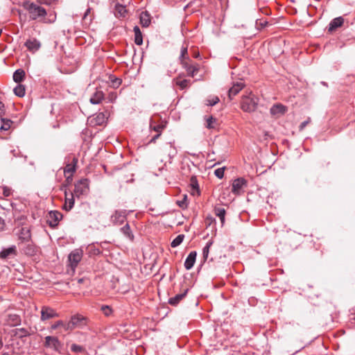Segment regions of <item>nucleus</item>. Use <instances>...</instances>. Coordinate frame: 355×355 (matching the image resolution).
Listing matches in <instances>:
<instances>
[{
  "label": "nucleus",
  "instance_id": "nucleus-1",
  "mask_svg": "<svg viewBox=\"0 0 355 355\" xmlns=\"http://www.w3.org/2000/svg\"><path fill=\"white\" fill-rule=\"evenodd\" d=\"M23 7L26 9L30 15V18L33 20H35L39 17H45L46 15V10L34 3L30 1H25L23 3Z\"/></svg>",
  "mask_w": 355,
  "mask_h": 355
},
{
  "label": "nucleus",
  "instance_id": "nucleus-2",
  "mask_svg": "<svg viewBox=\"0 0 355 355\" xmlns=\"http://www.w3.org/2000/svg\"><path fill=\"white\" fill-rule=\"evenodd\" d=\"M259 98L256 96L252 91L246 96H244L241 101V109L244 112H254L257 106Z\"/></svg>",
  "mask_w": 355,
  "mask_h": 355
},
{
  "label": "nucleus",
  "instance_id": "nucleus-3",
  "mask_svg": "<svg viewBox=\"0 0 355 355\" xmlns=\"http://www.w3.org/2000/svg\"><path fill=\"white\" fill-rule=\"evenodd\" d=\"M182 67L186 70L187 74L194 77L200 70V64L193 62L189 58L181 61Z\"/></svg>",
  "mask_w": 355,
  "mask_h": 355
},
{
  "label": "nucleus",
  "instance_id": "nucleus-4",
  "mask_svg": "<svg viewBox=\"0 0 355 355\" xmlns=\"http://www.w3.org/2000/svg\"><path fill=\"white\" fill-rule=\"evenodd\" d=\"M83 254V250L80 249H76L69 254L68 259L69 262V266L73 270H75L78 263L82 259Z\"/></svg>",
  "mask_w": 355,
  "mask_h": 355
},
{
  "label": "nucleus",
  "instance_id": "nucleus-5",
  "mask_svg": "<svg viewBox=\"0 0 355 355\" xmlns=\"http://www.w3.org/2000/svg\"><path fill=\"white\" fill-rule=\"evenodd\" d=\"M246 187L247 181L244 178H237L232 182V192L237 196L241 195L244 193V189Z\"/></svg>",
  "mask_w": 355,
  "mask_h": 355
},
{
  "label": "nucleus",
  "instance_id": "nucleus-6",
  "mask_svg": "<svg viewBox=\"0 0 355 355\" xmlns=\"http://www.w3.org/2000/svg\"><path fill=\"white\" fill-rule=\"evenodd\" d=\"M89 191V180L82 179L75 184L74 193L76 196L87 194Z\"/></svg>",
  "mask_w": 355,
  "mask_h": 355
},
{
  "label": "nucleus",
  "instance_id": "nucleus-7",
  "mask_svg": "<svg viewBox=\"0 0 355 355\" xmlns=\"http://www.w3.org/2000/svg\"><path fill=\"white\" fill-rule=\"evenodd\" d=\"M126 210H116L110 217L111 223L114 225H121L126 220Z\"/></svg>",
  "mask_w": 355,
  "mask_h": 355
},
{
  "label": "nucleus",
  "instance_id": "nucleus-8",
  "mask_svg": "<svg viewBox=\"0 0 355 355\" xmlns=\"http://www.w3.org/2000/svg\"><path fill=\"white\" fill-rule=\"evenodd\" d=\"M44 347L51 348L56 352H59L61 343L57 337L47 336L45 337Z\"/></svg>",
  "mask_w": 355,
  "mask_h": 355
},
{
  "label": "nucleus",
  "instance_id": "nucleus-9",
  "mask_svg": "<svg viewBox=\"0 0 355 355\" xmlns=\"http://www.w3.org/2000/svg\"><path fill=\"white\" fill-rule=\"evenodd\" d=\"M17 254V247L15 245H12L8 248H3L0 252V259H8L14 258Z\"/></svg>",
  "mask_w": 355,
  "mask_h": 355
},
{
  "label": "nucleus",
  "instance_id": "nucleus-10",
  "mask_svg": "<svg viewBox=\"0 0 355 355\" xmlns=\"http://www.w3.org/2000/svg\"><path fill=\"white\" fill-rule=\"evenodd\" d=\"M74 329L76 328H83L87 324L86 318L80 315H75L71 318L70 320Z\"/></svg>",
  "mask_w": 355,
  "mask_h": 355
},
{
  "label": "nucleus",
  "instance_id": "nucleus-11",
  "mask_svg": "<svg viewBox=\"0 0 355 355\" xmlns=\"http://www.w3.org/2000/svg\"><path fill=\"white\" fill-rule=\"evenodd\" d=\"M58 314L55 313V311L49 307L47 306H43L42 308L41 311V320H46L50 318H53L55 317H57Z\"/></svg>",
  "mask_w": 355,
  "mask_h": 355
},
{
  "label": "nucleus",
  "instance_id": "nucleus-12",
  "mask_svg": "<svg viewBox=\"0 0 355 355\" xmlns=\"http://www.w3.org/2000/svg\"><path fill=\"white\" fill-rule=\"evenodd\" d=\"M20 316L17 313H9L7 315L6 322L11 327H16L21 324Z\"/></svg>",
  "mask_w": 355,
  "mask_h": 355
},
{
  "label": "nucleus",
  "instance_id": "nucleus-13",
  "mask_svg": "<svg viewBox=\"0 0 355 355\" xmlns=\"http://www.w3.org/2000/svg\"><path fill=\"white\" fill-rule=\"evenodd\" d=\"M65 195V202L63 205V209L66 211L71 210L74 205V197L73 193H71L70 194L67 193V191H64Z\"/></svg>",
  "mask_w": 355,
  "mask_h": 355
},
{
  "label": "nucleus",
  "instance_id": "nucleus-14",
  "mask_svg": "<svg viewBox=\"0 0 355 355\" xmlns=\"http://www.w3.org/2000/svg\"><path fill=\"white\" fill-rule=\"evenodd\" d=\"M62 215L59 211H51L49 212V225L51 227H55L60 220L62 218Z\"/></svg>",
  "mask_w": 355,
  "mask_h": 355
},
{
  "label": "nucleus",
  "instance_id": "nucleus-15",
  "mask_svg": "<svg viewBox=\"0 0 355 355\" xmlns=\"http://www.w3.org/2000/svg\"><path fill=\"white\" fill-rule=\"evenodd\" d=\"M197 253L196 251H191L189 255L187 256L185 261H184V267L187 270H190L193 268L196 259Z\"/></svg>",
  "mask_w": 355,
  "mask_h": 355
},
{
  "label": "nucleus",
  "instance_id": "nucleus-16",
  "mask_svg": "<svg viewBox=\"0 0 355 355\" xmlns=\"http://www.w3.org/2000/svg\"><path fill=\"white\" fill-rule=\"evenodd\" d=\"M25 46L30 51L35 52L40 48L41 44L38 40L34 38L28 40L25 43Z\"/></svg>",
  "mask_w": 355,
  "mask_h": 355
},
{
  "label": "nucleus",
  "instance_id": "nucleus-17",
  "mask_svg": "<svg viewBox=\"0 0 355 355\" xmlns=\"http://www.w3.org/2000/svg\"><path fill=\"white\" fill-rule=\"evenodd\" d=\"M286 107L282 104H275L270 108V114L272 115H282L286 112Z\"/></svg>",
  "mask_w": 355,
  "mask_h": 355
},
{
  "label": "nucleus",
  "instance_id": "nucleus-18",
  "mask_svg": "<svg viewBox=\"0 0 355 355\" xmlns=\"http://www.w3.org/2000/svg\"><path fill=\"white\" fill-rule=\"evenodd\" d=\"M343 23H344V19L341 17H336V18L334 19L329 24V32L334 31L338 27L342 26Z\"/></svg>",
  "mask_w": 355,
  "mask_h": 355
},
{
  "label": "nucleus",
  "instance_id": "nucleus-19",
  "mask_svg": "<svg viewBox=\"0 0 355 355\" xmlns=\"http://www.w3.org/2000/svg\"><path fill=\"white\" fill-rule=\"evenodd\" d=\"M187 292H188V289H186L184 293L177 294L174 297H171L168 300V303L171 305L176 306L186 296Z\"/></svg>",
  "mask_w": 355,
  "mask_h": 355
},
{
  "label": "nucleus",
  "instance_id": "nucleus-20",
  "mask_svg": "<svg viewBox=\"0 0 355 355\" xmlns=\"http://www.w3.org/2000/svg\"><path fill=\"white\" fill-rule=\"evenodd\" d=\"M140 23L143 27H148L150 25V15L147 11L140 14Z\"/></svg>",
  "mask_w": 355,
  "mask_h": 355
},
{
  "label": "nucleus",
  "instance_id": "nucleus-21",
  "mask_svg": "<svg viewBox=\"0 0 355 355\" xmlns=\"http://www.w3.org/2000/svg\"><path fill=\"white\" fill-rule=\"evenodd\" d=\"M104 94L101 90H96L94 95L90 98V102L92 104H98L103 99Z\"/></svg>",
  "mask_w": 355,
  "mask_h": 355
},
{
  "label": "nucleus",
  "instance_id": "nucleus-22",
  "mask_svg": "<svg viewBox=\"0 0 355 355\" xmlns=\"http://www.w3.org/2000/svg\"><path fill=\"white\" fill-rule=\"evenodd\" d=\"M107 83L109 87H112L114 89H116L121 86L122 80L120 78H117L113 76H109Z\"/></svg>",
  "mask_w": 355,
  "mask_h": 355
},
{
  "label": "nucleus",
  "instance_id": "nucleus-23",
  "mask_svg": "<svg viewBox=\"0 0 355 355\" xmlns=\"http://www.w3.org/2000/svg\"><path fill=\"white\" fill-rule=\"evenodd\" d=\"M31 232L27 227H21L19 234V238L22 241H28L31 239Z\"/></svg>",
  "mask_w": 355,
  "mask_h": 355
},
{
  "label": "nucleus",
  "instance_id": "nucleus-24",
  "mask_svg": "<svg viewBox=\"0 0 355 355\" xmlns=\"http://www.w3.org/2000/svg\"><path fill=\"white\" fill-rule=\"evenodd\" d=\"M205 119L206 120V124L205 127L207 129H216L217 127V120L216 118H214L212 116L205 117Z\"/></svg>",
  "mask_w": 355,
  "mask_h": 355
},
{
  "label": "nucleus",
  "instance_id": "nucleus-25",
  "mask_svg": "<svg viewBox=\"0 0 355 355\" xmlns=\"http://www.w3.org/2000/svg\"><path fill=\"white\" fill-rule=\"evenodd\" d=\"M215 214L220 218L221 225H223L225 220L226 211L224 208L217 207L214 208Z\"/></svg>",
  "mask_w": 355,
  "mask_h": 355
},
{
  "label": "nucleus",
  "instance_id": "nucleus-26",
  "mask_svg": "<svg viewBox=\"0 0 355 355\" xmlns=\"http://www.w3.org/2000/svg\"><path fill=\"white\" fill-rule=\"evenodd\" d=\"M175 83L178 86L182 87V89L190 86V80L186 79L184 77L181 76H178L176 78Z\"/></svg>",
  "mask_w": 355,
  "mask_h": 355
},
{
  "label": "nucleus",
  "instance_id": "nucleus-27",
  "mask_svg": "<svg viewBox=\"0 0 355 355\" xmlns=\"http://www.w3.org/2000/svg\"><path fill=\"white\" fill-rule=\"evenodd\" d=\"M127 12L125 6L121 4H116L115 6V16L117 17H123Z\"/></svg>",
  "mask_w": 355,
  "mask_h": 355
},
{
  "label": "nucleus",
  "instance_id": "nucleus-28",
  "mask_svg": "<svg viewBox=\"0 0 355 355\" xmlns=\"http://www.w3.org/2000/svg\"><path fill=\"white\" fill-rule=\"evenodd\" d=\"M134 33H135V42L137 45H141L143 43L142 35H141L140 29L138 26L134 27Z\"/></svg>",
  "mask_w": 355,
  "mask_h": 355
},
{
  "label": "nucleus",
  "instance_id": "nucleus-29",
  "mask_svg": "<svg viewBox=\"0 0 355 355\" xmlns=\"http://www.w3.org/2000/svg\"><path fill=\"white\" fill-rule=\"evenodd\" d=\"M31 334L28 331V330L25 328H19L15 330V335L19 338L28 336Z\"/></svg>",
  "mask_w": 355,
  "mask_h": 355
},
{
  "label": "nucleus",
  "instance_id": "nucleus-30",
  "mask_svg": "<svg viewBox=\"0 0 355 355\" xmlns=\"http://www.w3.org/2000/svg\"><path fill=\"white\" fill-rule=\"evenodd\" d=\"M25 76V72L22 69L15 71L13 74V80L15 83H20Z\"/></svg>",
  "mask_w": 355,
  "mask_h": 355
},
{
  "label": "nucleus",
  "instance_id": "nucleus-31",
  "mask_svg": "<svg viewBox=\"0 0 355 355\" xmlns=\"http://www.w3.org/2000/svg\"><path fill=\"white\" fill-rule=\"evenodd\" d=\"M121 232L129 239L131 241L134 239V235L132 234L130 225L126 224L125 226L121 228Z\"/></svg>",
  "mask_w": 355,
  "mask_h": 355
},
{
  "label": "nucleus",
  "instance_id": "nucleus-32",
  "mask_svg": "<svg viewBox=\"0 0 355 355\" xmlns=\"http://www.w3.org/2000/svg\"><path fill=\"white\" fill-rule=\"evenodd\" d=\"M76 162L74 163V164H67L64 169V173L65 176H67V179L69 178L70 175H71L76 171L75 165Z\"/></svg>",
  "mask_w": 355,
  "mask_h": 355
},
{
  "label": "nucleus",
  "instance_id": "nucleus-33",
  "mask_svg": "<svg viewBox=\"0 0 355 355\" xmlns=\"http://www.w3.org/2000/svg\"><path fill=\"white\" fill-rule=\"evenodd\" d=\"M165 150L168 152L170 159H172L177 153L176 148L171 143L166 144Z\"/></svg>",
  "mask_w": 355,
  "mask_h": 355
},
{
  "label": "nucleus",
  "instance_id": "nucleus-34",
  "mask_svg": "<svg viewBox=\"0 0 355 355\" xmlns=\"http://www.w3.org/2000/svg\"><path fill=\"white\" fill-rule=\"evenodd\" d=\"M184 234H179L171 242V245L172 248H176L178 247V245H180L183 240H184Z\"/></svg>",
  "mask_w": 355,
  "mask_h": 355
},
{
  "label": "nucleus",
  "instance_id": "nucleus-35",
  "mask_svg": "<svg viewBox=\"0 0 355 355\" xmlns=\"http://www.w3.org/2000/svg\"><path fill=\"white\" fill-rule=\"evenodd\" d=\"M24 252L27 255L33 256L36 252L35 247L31 244H28L26 247L24 248Z\"/></svg>",
  "mask_w": 355,
  "mask_h": 355
},
{
  "label": "nucleus",
  "instance_id": "nucleus-36",
  "mask_svg": "<svg viewBox=\"0 0 355 355\" xmlns=\"http://www.w3.org/2000/svg\"><path fill=\"white\" fill-rule=\"evenodd\" d=\"M219 101V98L216 96H209L205 101V104L209 106H214Z\"/></svg>",
  "mask_w": 355,
  "mask_h": 355
},
{
  "label": "nucleus",
  "instance_id": "nucleus-37",
  "mask_svg": "<svg viewBox=\"0 0 355 355\" xmlns=\"http://www.w3.org/2000/svg\"><path fill=\"white\" fill-rule=\"evenodd\" d=\"M11 188L6 186L0 187V193H2L4 197H9L12 194Z\"/></svg>",
  "mask_w": 355,
  "mask_h": 355
},
{
  "label": "nucleus",
  "instance_id": "nucleus-38",
  "mask_svg": "<svg viewBox=\"0 0 355 355\" xmlns=\"http://www.w3.org/2000/svg\"><path fill=\"white\" fill-rule=\"evenodd\" d=\"M1 121H2V125L0 128V129L3 130H9L11 126V124L12 123V121L10 119H1Z\"/></svg>",
  "mask_w": 355,
  "mask_h": 355
},
{
  "label": "nucleus",
  "instance_id": "nucleus-39",
  "mask_svg": "<svg viewBox=\"0 0 355 355\" xmlns=\"http://www.w3.org/2000/svg\"><path fill=\"white\" fill-rule=\"evenodd\" d=\"M212 245V242L209 241L207 243L206 245L202 249V255L205 260H206L208 257L209 252V248L211 245Z\"/></svg>",
  "mask_w": 355,
  "mask_h": 355
},
{
  "label": "nucleus",
  "instance_id": "nucleus-40",
  "mask_svg": "<svg viewBox=\"0 0 355 355\" xmlns=\"http://www.w3.org/2000/svg\"><path fill=\"white\" fill-rule=\"evenodd\" d=\"M71 350L75 353H81L85 351V348L80 345L76 344H72L71 346Z\"/></svg>",
  "mask_w": 355,
  "mask_h": 355
},
{
  "label": "nucleus",
  "instance_id": "nucleus-41",
  "mask_svg": "<svg viewBox=\"0 0 355 355\" xmlns=\"http://www.w3.org/2000/svg\"><path fill=\"white\" fill-rule=\"evenodd\" d=\"M224 171H225V167L218 168L215 170L214 174L217 178H218L219 179H221L224 176Z\"/></svg>",
  "mask_w": 355,
  "mask_h": 355
},
{
  "label": "nucleus",
  "instance_id": "nucleus-42",
  "mask_svg": "<svg viewBox=\"0 0 355 355\" xmlns=\"http://www.w3.org/2000/svg\"><path fill=\"white\" fill-rule=\"evenodd\" d=\"M150 128H153L157 133H161L162 130L164 128V125H153V123H150Z\"/></svg>",
  "mask_w": 355,
  "mask_h": 355
},
{
  "label": "nucleus",
  "instance_id": "nucleus-43",
  "mask_svg": "<svg viewBox=\"0 0 355 355\" xmlns=\"http://www.w3.org/2000/svg\"><path fill=\"white\" fill-rule=\"evenodd\" d=\"M101 311L103 312V313L106 315V316H109L111 313H112V309L110 306H102L101 307Z\"/></svg>",
  "mask_w": 355,
  "mask_h": 355
},
{
  "label": "nucleus",
  "instance_id": "nucleus-44",
  "mask_svg": "<svg viewBox=\"0 0 355 355\" xmlns=\"http://www.w3.org/2000/svg\"><path fill=\"white\" fill-rule=\"evenodd\" d=\"M187 58H189L188 53H187V48L182 47V50H181V56H180L181 61L184 60H187Z\"/></svg>",
  "mask_w": 355,
  "mask_h": 355
},
{
  "label": "nucleus",
  "instance_id": "nucleus-45",
  "mask_svg": "<svg viewBox=\"0 0 355 355\" xmlns=\"http://www.w3.org/2000/svg\"><path fill=\"white\" fill-rule=\"evenodd\" d=\"M191 185L193 190L198 191V181L195 177H192L191 178Z\"/></svg>",
  "mask_w": 355,
  "mask_h": 355
},
{
  "label": "nucleus",
  "instance_id": "nucleus-46",
  "mask_svg": "<svg viewBox=\"0 0 355 355\" xmlns=\"http://www.w3.org/2000/svg\"><path fill=\"white\" fill-rule=\"evenodd\" d=\"M246 86L245 82L243 80H240L237 82H236L234 84V87H239V89H243V87H245Z\"/></svg>",
  "mask_w": 355,
  "mask_h": 355
},
{
  "label": "nucleus",
  "instance_id": "nucleus-47",
  "mask_svg": "<svg viewBox=\"0 0 355 355\" xmlns=\"http://www.w3.org/2000/svg\"><path fill=\"white\" fill-rule=\"evenodd\" d=\"M62 327H63V328L66 331H72L73 329H74V327L72 325V324H71L70 320L69 321L68 323H66V324L64 323V325H62Z\"/></svg>",
  "mask_w": 355,
  "mask_h": 355
},
{
  "label": "nucleus",
  "instance_id": "nucleus-48",
  "mask_svg": "<svg viewBox=\"0 0 355 355\" xmlns=\"http://www.w3.org/2000/svg\"><path fill=\"white\" fill-rule=\"evenodd\" d=\"M178 203L181 208H186L187 207V196H184L182 200L178 201Z\"/></svg>",
  "mask_w": 355,
  "mask_h": 355
},
{
  "label": "nucleus",
  "instance_id": "nucleus-49",
  "mask_svg": "<svg viewBox=\"0 0 355 355\" xmlns=\"http://www.w3.org/2000/svg\"><path fill=\"white\" fill-rule=\"evenodd\" d=\"M15 94L19 97H24L26 95V90H13Z\"/></svg>",
  "mask_w": 355,
  "mask_h": 355
},
{
  "label": "nucleus",
  "instance_id": "nucleus-50",
  "mask_svg": "<svg viewBox=\"0 0 355 355\" xmlns=\"http://www.w3.org/2000/svg\"><path fill=\"white\" fill-rule=\"evenodd\" d=\"M311 122V119L309 117L306 121H303L300 125V130L302 131L304 128Z\"/></svg>",
  "mask_w": 355,
  "mask_h": 355
},
{
  "label": "nucleus",
  "instance_id": "nucleus-51",
  "mask_svg": "<svg viewBox=\"0 0 355 355\" xmlns=\"http://www.w3.org/2000/svg\"><path fill=\"white\" fill-rule=\"evenodd\" d=\"M62 325H64V322L62 320H58L51 325V329H56L57 328H58L59 327H62Z\"/></svg>",
  "mask_w": 355,
  "mask_h": 355
},
{
  "label": "nucleus",
  "instance_id": "nucleus-52",
  "mask_svg": "<svg viewBox=\"0 0 355 355\" xmlns=\"http://www.w3.org/2000/svg\"><path fill=\"white\" fill-rule=\"evenodd\" d=\"M239 90H228L229 96L232 98V96H234L238 94Z\"/></svg>",
  "mask_w": 355,
  "mask_h": 355
},
{
  "label": "nucleus",
  "instance_id": "nucleus-53",
  "mask_svg": "<svg viewBox=\"0 0 355 355\" xmlns=\"http://www.w3.org/2000/svg\"><path fill=\"white\" fill-rule=\"evenodd\" d=\"M4 112H5L4 105L0 101V116H1L4 114Z\"/></svg>",
  "mask_w": 355,
  "mask_h": 355
},
{
  "label": "nucleus",
  "instance_id": "nucleus-54",
  "mask_svg": "<svg viewBox=\"0 0 355 355\" xmlns=\"http://www.w3.org/2000/svg\"><path fill=\"white\" fill-rule=\"evenodd\" d=\"M5 227L4 220L0 217V230H3Z\"/></svg>",
  "mask_w": 355,
  "mask_h": 355
},
{
  "label": "nucleus",
  "instance_id": "nucleus-55",
  "mask_svg": "<svg viewBox=\"0 0 355 355\" xmlns=\"http://www.w3.org/2000/svg\"><path fill=\"white\" fill-rule=\"evenodd\" d=\"M161 135V133H157L156 135H155L150 140V142H155V140Z\"/></svg>",
  "mask_w": 355,
  "mask_h": 355
},
{
  "label": "nucleus",
  "instance_id": "nucleus-56",
  "mask_svg": "<svg viewBox=\"0 0 355 355\" xmlns=\"http://www.w3.org/2000/svg\"><path fill=\"white\" fill-rule=\"evenodd\" d=\"M25 220V217L23 215L19 216L17 218H15V221H19V220L21 221V220Z\"/></svg>",
  "mask_w": 355,
  "mask_h": 355
},
{
  "label": "nucleus",
  "instance_id": "nucleus-57",
  "mask_svg": "<svg viewBox=\"0 0 355 355\" xmlns=\"http://www.w3.org/2000/svg\"><path fill=\"white\" fill-rule=\"evenodd\" d=\"M89 12H90V9L89 8V9H87V11L85 12V15H84V17H83V19H85L87 18V15H89Z\"/></svg>",
  "mask_w": 355,
  "mask_h": 355
},
{
  "label": "nucleus",
  "instance_id": "nucleus-58",
  "mask_svg": "<svg viewBox=\"0 0 355 355\" xmlns=\"http://www.w3.org/2000/svg\"><path fill=\"white\" fill-rule=\"evenodd\" d=\"M268 23L267 21H264V23H261H261H260V25H261L262 27H263V26H267V25H268Z\"/></svg>",
  "mask_w": 355,
  "mask_h": 355
},
{
  "label": "nucleus",
  "instance_id": "nucleus-59",
  "mask_svg": "<svg viewBox=\"0 0 355 355\" xmlns=\"http://www.w3.org/2000/svg\"><path fill=\"white\" fill-rule=\"evenodd\" d=\"M14 89H21V85H19L16 86Z\"/></svg>",
  "mask_w": 355,
  "mask_h": 355
},
{
  "label": "nucleus",
  "instance_id": "nucleus-60",
  "mask_svg": "<svg viewBox=\"0 0 355 355\" xmlns=\"http://www.w3.org/2000/svg\"><path fill=\"white\" fill-rule=\"evenodd\" d=\"M199 55H200L199 53H195V54L193 55V57H195V58H198Z\"/></svg>",
  "mask_w": 355,
  "mask_h": 355
},
{
  "label": "nucleus",
  "instance_id": "nucleus-61",
  "mask_svg": "<svg viewBox=\"0 0 355 355\" xmlns=\"http://www.w3.org/2000/svg\"><path fill=\"white\" fill-rule=\"evenodd\" d=\"M37 1L40 3H44V0H37Z\"/></svg>",
  "mask_w": 355,
  "mask_h": 355
},
{
  "label": "nucleus",
  "instance_id": "nucleus-62",
  "mask_svg": "<svg viewBox=\"0 0 355 355\" xmlns=\"http://www.w3.org/2000/svg\"><path fill=\"white\" fill-rule=\"evenodd\" d=\"M83 279H80L78 280V282H79V283H82V282H83Z\"/></svg>",
  "mask_w": 355,
  "mask_h": 355
},
{
  "label": "nucleus",
  "instance_id": "nucleus-63",
  "mask_svg": "<svg viewBox=\"0 0 355 355\" xmlns=\"http://www.w3.org/2000/svg\"><path fill=\"white\" fill-rule=\"evenodd\" d=\"M1 355H9V354H8V353L5 352V353H3Z\"/></svg>",
  "mask_w": 355,
  "mask_h": 355
}]
</instances>
